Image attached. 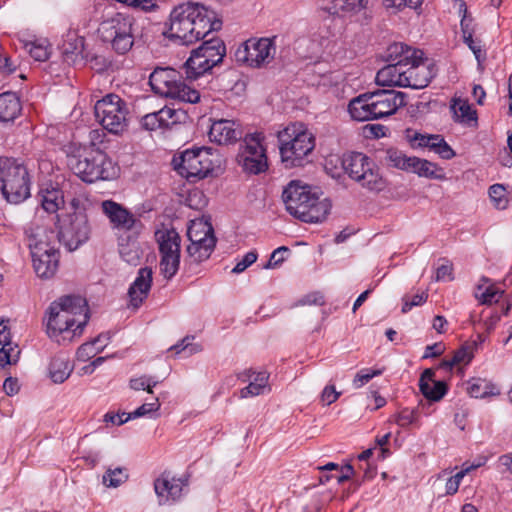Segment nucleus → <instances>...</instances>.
<instances>
[{"label": "nucleus", "instance_id": "f257e3e1", "mask_svg": "<svg viewBox=\"0 0 512 512\" xmlns=\"http://www.w3.org/2000/svg\"><path fill=\"white\" fill-rule=\"evenodd\" d=\"M221 27L222 21L217 18L216 13L198 3L180 4L170 14L169 35L184 45L204 39Z\"/></svg>", "mask_w": 512, "mask_h": 512}, {"label": "nucleus", "instance_id": "f03ea898", "mask_svg": "<svg viewBox=\"0 0 512 512\" xmlns=\"http://www.w3.org/2000/svg\"><path fill=\"white\" fill-rule=\"evenodd\" d=\"M46 329L50 338L72 332L70 338L80 336L89 321V308L85 298L66 295L53 301L47 310Z\"/></svg>", "mask_w": 512, "mask_h": 512}, {"label": "nucleus", "instance_id": "7ed1b4c3", "mask_svg": "<svg viewBox=\"0 0 512 512\" xmlns=\"http://www.w3.org/2000/svg\"><path fill=\"white\" fill-rule=\"evenodd\" d=\"M282 199L290 215L305 223L324 221L330 213L331 203L321 199L308 185L291 181L283 190Z\"/></svg>", "mask_w": 512, "mask_h": 512}, {"label": "nucleus", "instance_id": "20e7f679", "mask_svg": "<svg viewBox=\"0 0 512 512\" xmlns=\"http://www.w3.org/2000/svg\"><path fill=\"white\" fill-rule=\"evenodd\" d=\"M102 130L90 132L91 146L84 148L82 153L69 157L68 164L74 174L83 182L94 183L98 180H111L117 177L119 167L102 150L94 148Z\"/></svg>", "mask_w": 512, "mask_h": 512}, {"label": "nucleus", "instance_id": "39448f33", "mask_svg": "<svg viewBox=\"0 0 512 512\" xmlns=\"http://www.w3.org/2000/svg\"><path fill=\"white\" fill-rule=\"evenodd\" d=\"M406 95L394 89H378L353 98L348 105L352 119L369 121L394 114L404 106Z\"/></svg>", "mask_w": 512, "mask_h": 512}, {"label": "nucleus", "instance_id": "423d86ee", "mask_svg": "<svg viewBox=\"0 0 512 512\" xmlns=\"http://www.w3.org/2000/svg\"><path fill=\"white\" fill-rule=\"evenodd\" d=\"M174 170L189 182L212 175L222 164L221 154L210 147L187 149L172 160Z\"/></svg>", "mask_w": 512, "mask_h": 512}, {"label": "nucleus", "instance_id": "0eeeda50", "mask_svg": "<svg viewBox=\"0 0 512 512\" xmlns=\"http://www.w3.org/2000/svg\"><path fill=\"white\" fill-rule=\"evenodd\" d=\"M31 177L25 164L13 157L0 158V193L10 204H20L31 195Z\"/></svg>", "mask_w": 512, "mask_h": 512}, {"label": "nucleus", "instance_id": "6e6552de", "mask_svg": "<svg viewBox=\"0 0 512 512\" xmlns=\"http://www.w3.org/2000/svg\"><path fill=\"white\" fill-rule=\"evenodd\" d=\"M279 150L286 167L302 166L315 147V137L302 123H292L278 132Z\"/></svg>", "mask_w": 512, "mask_h": 512}, {"label": "nucleus", "instance_id": "1a4fd4ad", "mask_svg": "<svg viewBox=\"0 0 512 512\" xmlns=\"http://www.w3.org/2000/svg\"><path fill=\"white\" fill-rule=\"evenodd\" d=\"M182 74L170 67H157L150 74L149 84L154 93L185 102L195 104L200 101V92L182 79Z\"/></svg>", "mask_w": 512, "mask_h": 512}, {"label": "nucleus", "instance_id": "9d476101", "mask_svg": "<svg viewBox=\"0 0 512 512\" xmlns=\"http://www.w3.org/2000/svg\"><path fill=\"white\" fill-rule=\"evenodd\" d=\"M135 23L132 16L116 13L100 23L98 35L115 53L125 55L135 43Z\"/></svg>", "mask_w": 512, "mask_h": 512}, {"label": "nucleus", "instance_id": "9b49d317", "mask_svg": "<svg viewBox=\"0 0 512 512\" xmlns=\"http://www.w3.org/2000/svg\"><path fill=\"white\" fill-rule=\"evenodd\" d=\"M341 164L345 174L359 183L361 187L372 192H380L386 188V180L380 174L376 163L365 154L361 152L345 153Z\"/></svg>", "mask_w": 512, "mask_h": 512}, {"label": "nucleus", "instance_id": "f8f14e48", "mask_svg": "<svg viewBox=\"0 0 512 512\" xmlns=\"http://www.w3.org/2000/svg\"><path fill=\"white\" fill-rule=\"evenodd\" d=\"M94 114L98 123L114 135L127 130L130 118L129 104L119 95L109 93L94 105Z\"/></svg>", "mask_w": 512, "mask_h": 512}, {"label": "nucleus", "instance_id": "ddd939ff", "mask_svg": "<svg viewBox=\"0 0 512 512\" xmlns=\"http://www.w3.org/2000/svg\"><path fill=\"white\" fill-rule=\"evenodd\" d=\"M276 54L273 38H250L234 52L235 61L249 68H262L270 64Z\"/></svg>", "mask_w": 512, "mask_h": 512}, {"label": "nucleus", "instance_id": "4468645a", "mask_svg": "<svg viewBox=\"0 0 512 512\" xmlns=\"http://www.w3.org/2000/svg\"><path fill=\"white\" fill-rule=\"evenodd\" d=\"M262 133L246 134L236 157L242 171L248 175H258L268 169L266 149L262 145Z\"/></svg>", "mask_w": 512, "mask_h": 512}, {"label": "nucleus", "instance_id": "2eb2a0df", "mask_svg": "<svg viewBox=\"0 0 512 512\" xmlns=\"http://www.w3.org/2000/svg\"><path fill=\"white\" fill-rule=\"evenodd\" d=\"M33 268L38 277L52 278L59 267L60 252L54 245L41 238L39 233L29 236Z\"/></svg>", "mask_w": 512, "mask_h": 512}, {"label": "nucleus", "instance_id": "dca6fc26", "mask_svg": "<svg viewBox=\"0 0 512 512\" xmlns=\"http://www.w3.org/2000/svg\"><path fill=\"white\" fill-rule=\"evenodd\" d=\"M91 227L85 212H72L60 224L58 237L65 248L72 252L87 242Z\"/></svg>", "mask_w": 512, "mask_h": 512}, {"label": "nucleus", "instance_id": "f3484780", "mask_svg": "<svg viewBox=\"0 0 512 512\" xmlns=\"http://www.w3.org/2000/svg\"><path fill=\"white\" fill-rule=\"evenodd\" d=\"M411 56L405 55L404 60H407L405 66L409 67L405 70L404 87L413 89H423L429 85L435 76L433 65L422 63L423 51L422 50H408Z\"/></svg>", "mask_w": 512, "mask_h": 512}, {"label": "nucleus", "instance_id": "a211bd4d", "mask_svg": "<svg viewBox=\"0 0 512 512\" xmlns=\"http://www.w3.org/2000/svg\"><path fill=\"white\" fill-rule=\"evenodd\" d=\"M188 485L189 475L176 478L170 471H164L154 481V490L160 504L175 503L180 501Z\"/></svg>", "mask_w": 512, "mask_h": 512}, {"label": "nucleus", "instance_id": "6ab92c4d", "mask_svg": "<svg viewBox=\"0 0 512 512\" xmlns=\"http://www.w3.org/2000/svg\"><path fill=\"white\" fill-rule=\"evenodd\" d=\"M187 118V113L181 108L164 106L156 112L143 116L141 126L148 131L167 130L174 125L185 122Z\"/></svg>", "mask_w": 512, "mask_h": 512}, {"label": "nucleus", "instance_id": "aec40b11", "mask_svg": "<svg viewBox=\"0 0 512 512\" xmlns=\"http://www.w3.org/2000/svg\"><path fill=\"white\" fill-rule=\"evenodd\" d=\"M217 238L215 234L198 242H190L187 246V257L184 259V272L193 276L201 272L200 264L208 260L215 249Z\"/></svg>", "mask_w": 512, "mask_h": 512}, {"label": "nucleus", "instance_id": "412c9836", "mask_svg": "<svg viewBox=\"0 0 512 512\" xmlns=\"http://www.w3.org/2000/svg\"><path fill=\"white\" fill-rule=\"evenodd\" d=\"M407 139L412 148H428L440 158L452 159L456 153L440 134H422L416 131L407 130Z\"/></svg>", "mask_w": 512, "mask_h": 512}, {"label": "nucleus", "instance_id": "4be33fe9", "mask_svg": "<svg viewBox=\"0 0 512 512\" xmlns=\"http://www.w3.org/2000/svg\"><path fill=\"white\" fill-rule=\"evenodd\" d=\"M101 209L113 229L127 232L140 224V221L127 208L113 200H104L101 203Z\"/></svg>", "mask_w": 512, "mask_h": 512}, {"label": "nucleus", "instance_id": "5701e85b", "mask_svg": "<svg viewBox=\"0 0 512 512\" xmlns=\"http://www.w3.org/2000/svg\"><path fill=\"white\" fill-rule=\"evenodd\" d=\"M244 136L240 124L234 120L220 119L214 121L209 130L210 140L220 145L236 143Z\"/></svg>", "mask_w": 512, "mask_h": 512}, {"label": "nucleus", "instance_id": "b1692460", "mask_svg": "<svg viewBox=\"0 0 512 512\" xmlns=\"http://www.w3.org/2000/svg\"><path fill=\"white\" fill-rule=\"evenodd\" d=\"M152 269L150 267H142L138 270L136 279L128 289L130 304L134 308H139L143 301L148 297L152 286Z\"/></svg>", "mask_w": 512, "mask_h": 512}, {"label": "nucleus", "instance_id": "393cba45", "mask_svg": "<svg viewBox=\"0 0 512 512\" xmlns=\"http://www.w3.org/2000/svg\"><path fill=\"white\" fill-rule=\"evenodd\" d=\"M434 377L433 369H425L419 379V389L426 399L437 402L447 394L448 385L444 381H435Z\"/></svg>", "mask_w": 512, "mask_h": 512}, {"label": "nucleus", "instance_id": "a878e982", "mask_svg": "<svg viewBox=\"0 0 512 512\" xmlns=\"http://www.w3.org/2000/svg\"><path fill=\"white\" fill-rule=\"evenodd\" d=\"M252 376H254L253 380L250 381L248 386L244 387L240 391V396L242 398L263 394L265 389L268 387L269 374L266 371L255 373L249 369L238 374V378L244 382L251 379Z\"/></svg>", "mask_w": 512, "mask_h": 512}, {"label": "nucleus", "instance_id": "bb28decb", "mask_svg": "<svg viewBox=\"0 0 512 512\" xmlns=\"http://www.w3.org/2000/svg\"><path fill=\"white\" fill-rule=\"evenodd\" d=\"M403 67H405L403 60L386 65L377 72L376 83L380 86L404 87L405 70Z\"/></svg>", "mask_w": 512, "mask_h": 512}, {"label": "nucleus", "instance_id": "cd10ccee", "mask_svg": "<svg viewBox=\"0 0 512 512\" xmlns=\"http://www.w3.org/2000/svg\"><path fill=\"white\" fill-rule=\"evenodd\" d=\"M22 111L20 98L15 92H4L0 94V121L12 122Z\"/></svg>", "mask_w": 512, "mask_h": 512}, {"label": "nucleus", "instance_id": "c85d7f7f", "mask_svg": "<svg viewBox=\"0 0 512 512\" xmlns=\"http://www.w3.org/2000/svg\"><path fill=\"white\" fill-rule=\"evenodd\" d=\"M408 171L417 174L419 177H425L428 179H445V173L443 169L436 163L415 156H411V162Z\"/></svg>", "mask_w": 512, "mask_h": 512}, {"label": "nucleus", "instance_id": "c756f323", "mask_svg": "<svg viewBox=\"0 0 512 512\" xmlns=\"http://www.w3.org/2000/svg\"><path fill=\"white\" fill-rule=\"evenodd\" d=\"M213 67L198 48L192 50L190 57L184 63L186 76L190 79H197Z\"/></svg>", "mask_w": 512, "mask_h": 512}, {"label": "nucleus", "instance_id": "7c9ffc66", "mask_svg": "<svg viewBox=\"0 0 512 512\" xmlns=\"http://www.w3.org/2000/svg\"><path fill=\"white\" fill-rule=\"evenodd\" d=\"M366 3V0H328L324 9L331 15L347 17L359 12Z\"/></svg>", "mask_w": 512, "mask_h": 512}, {"label": "nucleus", "instance_id": "2f4dec72", "mask_svg": "<svg viewBox=\"0 0 512 512\" xmlns=\"http://www.w3.org/2000/svg\"><path fill=\"white\" fill-rule=\"evenodd\" d=\"M198 49L214 67L221 64L226 55V46L223 40L217 37L204 41Z\"/></svg>", "mask_w": 512, "mask_h": 512}, {"label": "nucleus", "instance_id": "473e14b6", "mask_svg": "<svg viewBox=\"0 0 512 512\" xmlns=\"http://www.w3.org/2000/svg\"><path fill=\"white\" fill-rule=\"evenodd\" d=\"M73 371V365L65 355L54 356L49 364V376L54 383H63Z\"/></svg>", "mask_w": 512, "mask_h": 512}, {"label": "nucleus", "instance_id": "72a5a7b5", "mask_svg": "<svg viewBox=\"0 0 512 512\" xmlns=\"http://www.w3.org/2000/svg\"><path fill=\"white\" fill-rule=\"evenodd\" d=\"M158 242L161 257L180 255L181 237L176 230L170 229L162 232Z\"/></svg>", "mask_w": 512, "mask_h": 512}, {"label": "nucleus", "instance_id": "f704fd0d", "mask_svg": "<svg viewBox=\"0 0 512 512\" xmlns=\"http://www.w3.org/2000/svg\"><path fill=\"white\" fill-rule=\"evenodd\" d=\"M467 391L471 397L481 399L500 394L495 384L482 378H472L468 383Z\"/></svg>", "mask_w": 512, "mask_h": 512}, {"label": "nucleus", "instance_id": "c9c22d12", "mask_svg": "<svg viewBox=\"0 0 512 512\" xmlns=\"http://www.w3.org/2000/svg\"><path fill=\"white\" fill-rule=\"evenodd\" d=\"M41 205L48 213L57 212L64 205L63 191L56 187H47L40 190Z\"/></svg>", "mask_w": 512, "mask_h": 512}, {"label": "nucleus", "instance_id": "e433bc0d", "mask_svg": "<svg viewBox=\"0 0 512 512\" xmlns=\"http://www.w3.org/2000/svg\"><path fill=\"white\" fill-rule=\"evenodd\" d=\"M108 337L99 335L93 341L82 344L76 352L77 359L79 361H88L94 357L97 353L101 352L105 347V341Z\"/></svg>", "mask_w": 512, "mask_h": 512}, {"label": "nucleus", "instance_id": "4c0bfd02", "mask_svg": "<svg viewBox=\"0 0 512 512\" xmlns=\"http://www.w3.org/2000/svg\"><path fill=\"white\" fill-rule=\"evenodd\" d=\"M214 234V228L208 220H194L188 227L187 237L190 242H198Z\"/></svg>", "mask_w": 512, "mask_h": 512}, {"label": "nucleus", "instance_id": "58836bf2", "mask_svg": "<svg viewBox=\"0 0 512 512\" xmlns=\"http://www.w3.org/2000/svg\"><path fill=\"white\" fill-rule=\"evenodd\" d=\"M128 478L129 475L126 468H108L102 477V482L107 487L117 488L121 484L125 483Z\"/></svg>", "mask_w": 512, "mask_h": 512}, {"label": "nucleus", "instance_id": "ea45409f", "mask_svg": "<svg viewBox=\"0 0 512 512\" xmlns=\"http://www.w3.org/2000/svg\"><path fill=\"white\" fill-rule=\"evenodd\" d=\"M385 162L389 166L407 171L409 170L411 157H408L398 149L390 148L386 151Z\"/></svg>", "mask_w": 512, "mask_h": 512}, {"label": "nucleus", "instance_id": "a19ab883", "mask_svg": "<svg viewBox=\"0 0 512 512\" xmlns=\"http://www.w3.org/2000/svg\"><path fill=\"white\" fill-rule=\"evenodd\" d=\"M84 47V38L78 36L75 31H69L62 42V52L65 55L80 53Z\"/></svg>", "mask_w": 512, "mask_h": 512}, {"label": "nucleus", "instance_id": "79ce46f5", "mask_svg": "<svg viewBox=\"0 0 512 512\" xmlns=\"http://www.w3.org/2000/svg\"><path fill=\"white\" fill-rule=\"evenodd\" d=\"M25 49L30 56L36 61H46L50 56L49 45L47 40H35L25 44Z\"/></svg>", "mask_w": 512, "mask_h": 512}, {"label": "nucleus", "instance_id": "37998d69", "mask_svg": "<svg viewBox=\"0 0 512 512\" xmlns=\"http://www.w3.org/2000/svg\"><path fill=\"white\" fill-rule=\"evenodd\" d=\"M180 255L161 257L160 271L168 280L172 279L179 270Z\"/></svg>", "mask_w": 512, "mask_h": 512}, {"label": "nucleus", "instance_id": "c03bdc74", "mask_svg": "<svg viewBox=\"0 0 512 512\" xmlns=\"http://www.w3.org/2000/svg\"><path fill=\"white\" fill-rule=\"evenodd\" d=\"M192 340H194V336H186L177 344L171 346L169 351L174 352L176 355L184 352L187 356L201 351V346L193 344Z\"/></svg>", "mask_w": 512, "mask_h": 512}, {"label": "nucleus", "instance_id": "a18cd8bd", "mask_svg": "<svg viewBox=\"0 0 512 512\" xmlns=\"http://www.w3.org/2000/svg\"><path fill=\"white\" fill-rule=\"evenodd\" d=\"M489 197L496 208L504 209L508 204L506 189L502 184H494L489 188Z\"/></svg>", "mask_w": 512, "mask_h": 512}, {"label": "nucleus", "instance_id": "49530a36", "mask_svg": "<svg viewBox=\"0 0 512 512\" xmlns=\"http://www.w3.org/2000/svg\"><path fill=\"white\" fill-rule=\"evenodd\" d=\"M0 349V367L4 368L7 365L15 364L18 361L20 350L17 346L12 347L10 345L1 344Z\"/></svg>", "mask_w": 512, "mask_h": 512}, {"label": "nucleus", "instance_id": "de8ad7c7", "mask_svg": "<svg viewBox=\"0 0 512 512\" xmlns=\"http://www.w3.org/2000/svg\"><path fill=\"white\" fill-rule=\"evenodd\" d=\"M159 383L154 377L143 375L138 378H132L130 380V388L136 391L146 390L148 393H153V387Z\"/></svg>", "mask_w": 512, "mask_h": 512}, {"label": "nucleus", "instance_id": "09e8293b", "mask_svg": "<svg viewBox=\"0 0 512 512\" xmlns=\"http://www.w3.org/2000/svg\"><path fill=\"white\" fill-rule=\"evenodd\" d=\"M418 418V409L404 408L396 415L395 423L402 428H406L409 425L415 423Z\"/></svg>", "mask_w": 512, "mask_h": 512}, {"label": "nucleus", "instance_id": "8fccbe9b", "mask_svg": "<svg viewBox=\"0 0 512 512\" xmlns=\"http://www.w3.org/2000/svg\"><path fill=\"white\" fill-rule=\"evenodd\" d=\"M475 297L481 304H491L497 302L500 295L499 291L493 286H489L485 290H483L481 286H478L475 291Z\"/></svg>", "mask_w": 512, "mask_h": 512}, {"label": "nucleus", "instance_id": "3c124183", "mask_svg": "<svg viewBox=\"0 0 512 512\" xmlns=\"http://www.w3.org/2000/svg\"><path fill=\"white\" fill-rule=\"evenodd\" d=\"M382 373V369H362L355 375L353 379V385L355 388H361L363 385L368 383L372 378L379 376Z\"/></svg>", "mask_w": 512, "mask_h": 512}, {"label": "nucleus", "instance_id": "603ef678", "mask_svg": "<svg viewBox=\"0 0 512 512\" xmlns=\"http://www.w3.org/2000/svg\"><path fill=\"white\" fill-rule=\"evenodd\" d=\"M408 50L413 49L403 43H394L388 48V57L395 62L403 60V63H407V60H404L405 55L411 56V53H408Z\"/></svg>", "mask_w": 512, "mask_h": 512}, {"label": "nucleus", "instance_id": "864d4df0", "mask_svg": "<svg viewBox=\"0 0 512 512\" xmlns=\"http://www.w3.org/2000/svg\"><path fill=\"white\" fill-rule=\"evenodd\" d=\"M477 466L471 465L457 472L454 476L450 477L446 482V494L452 495L458 491L460 482L467 472L475 469Z\"/></svg>", "mask_w": 512, "mask_h": 512}, {"label": "nucleus", "instance_id": "5fc2aeb1", "mask_svg": "<svg viewBox=\"0 0 512 512\" xmlns=\"http://www.w3.org/2000/svg\"><path fill=\"white\" fill-rule=\"evenodd\" d=\"M19 63L6 54L0 53V77L5 78L16 72Z\"/></svg>", "mask_w": 512, "mask_h": 512}, {"label": "nucleus", "instance_id": "6e6d98bb", "mask_svg": "<svg viewBox=\"0 0 512 512\" xmlns=\"http://www.w3.org/2000/svg\"><path fill=\"white\" fill-rule=\"evenodd\" d=\"M288 252H289V248L286 246H281V247H278L277 249H275L271 253L268 262L264 265V268L265 269H273V268L280 266L285 260L284 253H288Z\"/></svg>", "mask_w": 512, "mask_h": 512}, {"label": "nucleus", "instance_id": "4d7b16f0", "mask_svg": "<svg viewBox=\"0 0 512 512\" xmlns=\"http://www.w3.org/2000/svg\"><path fill=\"white\" fill-rule=\"evenodd\" d=\"M160 408V403L158 399H155L152 403H144L140 407H138L133 412L129 413L126 417V419H135L142 416H145L151 412H155Z\"/></svg>", "mask_w": 512, "mask_h": 512}, {"label": "nucleus", "instance_id": "13d9d810", "mask_svg": "<svg viewBox=\"0 0 512 512\" xmlns=\"http://www.w3.org/2000/svg\"><path fill=\"white\" fill-rule=\"evenodd\" d=\"M258 254L255 250L247 252L241 261L232 269L233 273L239 274L245 271L249 266L256 262Z\"/></svg>", "mask_w": 512, "mask_h": 512}, {"label": "nucleus", "instance_id": "bf43d9fd", "mask_svg": "<svg viewBox=\"0 0 512 512\" xmlns=\"http://www.w3.org/2000/svg\"><path fill=\"white\" fill-rule=\"evenodd\" d=\"M455 114L457 117L461 119L463 122H471L476 121V111L471 108V106L467 103H461L457 109H455Z\"/></svg>", "mask_w": 512, "mask_h": 512}, {"label": "nucleus", "instance_id": "052dcab7", "mask_svg": "<svg viewBox=\"0 0 512 512\" xmlns=\"http://www.w3.org/2000/svg\"><path fill=\"white\" fill-rule=\"evenodd\" d=\"M386 7H393L397 9L412 8L416 9L421 6L423 0H383Z\"/></svg>", "mask_w": 512, "mask_h": 512}, {"label": "nucleus", "instance_id": "680f3d73", "mask_svg": "<svg viewBox=\"0 0 512 512\" xmlns=\"http://www.w3.org/2000/svg\"><path fill=\"white\" fill-rule=\"evenodd\" d=\"M428 299V294L426 292H422L420 294H416L412 297L411 301H408L406 298L403 299L402 305V313L409 312L413 307L420 306L424 304Z\"/></svg>", "mask_w": 512, "mask_h": 512}, {"label": "nucleus", "instance_id": "e2e57ef3", "mask_svg": "<svg viewBox=\"0 0 512 512\" xmlns=\"http://www.w3.org/2000/svg\"><path fill=\"white\" fill-rule=\"evenodd\" d=\"M472 357H473V355L469 351V347L461 346L459 349H457L453 353V356L451 358H452V363H455L456 365H458V364H462V363L468 364L471 361Z\"/></svg>", "mask_w": 512, "mask_h": 512}, {"label": "nucleus", "instance_id": "0e129e2a", "mask_svg": "<svg viewBox=\"0 0 512 512\" xmlns=\"http://www.w3.org/2000/svg\"><path fill=\"white\" fill-rule=\"evenodd\" d=\"M463 41L470 48V50L474 53L476 59L479 61L482 53L480 41L475 40L473 38V33H467V35H464Z\"/></svg>", "mask_w": 512, "mask_h": 512}, {"label": "nucleus", "instance_id": "69168bd1", "mask_svg": "<svg viewBox=\"0 0 512 512\" xmlns=\"http://www.w3.org/2000/svg\"><path fill=\"white\" fill-rule=\"evenodd\" d=\"M354 468L350 464L339 465L338 473H335V480L338 484L348 481L354 475Z\"/></svg>", "mask_w": 512, "mask_h": 512}, {"label": "nucleus", "instance_id": "338daca9", "mask_svg": "<svg viewBox=\"0 0 512 512\" xmlns=\"http://www.w3.org/2000/svg\"><path fill=\"white\" fill-rule=\"evenodd\" d=\"M340 396V393L336 391L334 385H327L321 394V400L327 404L330 405L338 400Z\"/></svg>", "mask_w": 512, "mask_h": 512}, {"label": "nucleus", "instance_id": "774afa93", "mask_svg": "<svg viewBox=\"0 0 512 512\" xmlns=\"http://www.w3.org/2000/svg\"><path fill=\"white\" fill-rule=\"evenodd\" d=\"M119 253L124 261L130 264H136L139 260L137 251H133L128 246L120 245Z\"/></svg>", "mask_w": 512, "mask_h": 512}]
</instances>
